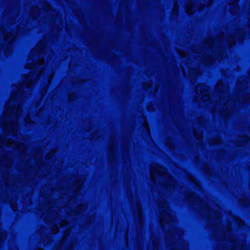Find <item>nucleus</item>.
<instances>
[{"label": "nucleus", "mask_w": 250, "mask_h": 250, "mask_svg": "<svg viewBox=\"0 0 250 250\" xmlns=\"http://www.w3.org/2000/svg\"><path fill=\"white\" fill-rule=\"evenodd\" d=\"M32 77V76L31 73L26 76L17 91L15 93L12 94L10 100L6 103L5 110L1 119L2 129L3 131L13 134H16L17 133L19 127L17 119L19 116V113L21 111L20 105H19L17 107H16L19 104L18 101L19 96L21 93L22 88L23 86H25L26 87L29 88L32 85L33 80Z\"/></svg>", "instance_id": "1"}, {"label": "nucleus", "mask_w": 250, "mask_h": 250, "mask_svg": "<svg viewBox=\"0 0 250 250\" xmlns=\"http://www.w3.org/2000/svg\"><path fill=\"white\" fill-rule=\"evenodd\" d=\"M150 177L152 180H154L156 175H161L165 173L164 169L157 164H155L150 168Z\"/></svg>", "instance_id": "2"}, {"label": "nucleus", "mask_w": 250, "mask_h": 250, "mask_svg": "<svg viewBox=\"0 0 250 250\" xmlns=\"http://www.w3.org/2000/svg\"><path fill=\"white\" fill-rule=\"evenodd\" d=\"M196 91L197 94L202 95L203 96H207L208 93L207 86L202 84H199L196 86Z\"/></svg>", "instance_id": "3"}, {"label": "nucleus", "mask_w": 250, "mask_h": 250, "mask_svg": "<svg viewBox=\"0 0 250 250\" xmlns=\"http://www.w3.org/2000/svg\"><path fill=\"white\" fill-rule=\"evenodd\" d=\"M171 217L170 214L169 213H166L165 216L164 215L162 214L160 216V220L161 223L162 227L164 226L165 223H168L169 222L170 218Z\"/></svg>", "instance_id": "4"}, {"label": "nucleus", "mask_w": 250, "mask_h": 250, "mask_svg": "<svg viewBox=\"0 0 250 250\" xmlns=\"http://www.w3.org/2000/svg\"><path fill=\"white\" fill-rule=\"evenodd\" d=\"M40 46V44H38L36 47L35 48H34V49L32 50L31 52H30V60H32V57H33V55L34 54V53H36V54L37 55V56H40L41 53L43 52V48L42 47H39Z\"/></svg>", "instance_id": "5"}, {"label": "nucleus", "mask_w": 250, "mask_h": 250, "mask_svg": "<svg viewBox=\"0 0 250 250\" xmlns=\"http://www.w3.org/2000/svg\"><path fill=\"white\" fill-rule=\"evenodd\" d=\"M194 7L192 3L189 2L188 3L186 7V12L188 14H191L193 12V9Z\"/></svg>", "instance_id": "6"}, {"label": "nucleus", "mask_w": 250, "mask_h": 250, "mask_svg": "<svg viewBox=\"0 0 250 250\" xmlns=\"http://www.w3.org/2000/svg\"><path fill=\"white\" fill-rule=\"evenodd\" d=\"M16 38V35H13V34H8L6 35L3 39L5 41L12 42Z\"/></svg>", "instance_id": "7"}, {"label": "nucleus", "mask_w": 250, "mask_h": 250, "mask_svg": "<svg viewBox=\"0 0 250 250\" xmlns=\"http://www.w3.org/2000/svg\"><path fill=\"white\" fill-rule=\"evenodd\" d=\"M178 9V5L177 3H175L174 4L173 10H172V13L173 14H177Z\"/></svg>", "instance_id": "8"}, {"label": "nucleus", "mask_w": 250, "mask_h": 250, "mask_svg": "<svg viewBox=\"0 0 250 250\" xmlns=\"http://www.w3.org/2000/svg\"><path fill=\"white\" fill-rule=\"evenodd\" d=\"M36 65H37V62H35L33 64L27 63L26 65L25 68H27V69L32 68H33L34 67H35Z\"/></svg>", "instance_id": "9"}, {"label": "nucleus", "mask_w": 250, "mask_h": 250, "mask_svg": "<svg viewBox=\"0 0 250 250\" xmlns=\"http://www.w3.org/2000/svg\"><path fill=\"white\" fill-rule=\"evenodd\" d=\"M5 145L8 146H12L13 145V142L12 140H8L6 142Z\"/></svg>", "instance_id": "10"}, {"label": "nucleus", "mask_w": 250, "mask_h": 250, "mask_svg": "<svg viewBox=\"0 0 250 250\" xmlns=\"http://www.w3.org/2000/svg\"><path fill=\"white\" fill-rule=\"evenodd\" d=\"M59 231L57 226H54L52 229V232L53 233H57Z\"/></svg>", "instance_id": "11"}, {"label": "nucleus", "mask_w": 250, "mask_h": 250, "mask_svg": "<svg viewBox=\"0 0 250 250\" xmlns=\"http://www.w3.org/2000/svg\"><path fill=\"white\" fill-rule=\"evenodd\" d=\"M54 154H55V151L54 150H51L48 154L46 155V159H49Z\"/></svg>", "instance_id": "12"}, {"label": "nucleus", "mask_w": 250, "mask_h": 250, "mask_svg": "<svg viewBox=\"0 0 250 250\" xmlns=\"http://www.w3.org/2000/svg\"><path fill=\"white\" fill-rule=\"evenodd\" d=\"M177 52H178V53L180 55V56H181L182 57H185L186 55L185 52L182 50H177Z\"/></svg>", "instance_id": "13"}, {"label": "nucleus", "mask_w": 250, "mask_h": 250, "mask_svg": "<svg viewBox=\"0 0 250 250\" xmlns=\"http://www.w3.org/2000/svg\"><path fill=\"white\" fill-rule=\"evenodd\" d=\"M44 62V60L42 58H41L39 59V61L38 62V65H42L43 63Z\"/></svg>", "instance_id": "14"}, {"label": "nucleus", "mask_w": 250, "mask_h": 250, "mask_svg": "<svg viewBox=\"0 0 250 250\" xmlns=\"http://www.w3.org/2000/svg\"><path fill=\"white\" fill-rule=\"evenodd\" d=\"M21 144H18V145H14V147H16V148L18 149H21Z\"/></svg>", "instance_id": "15"}, {"label": "nucleus", "mask_w": 250, "mask_h": 250, "mask_svg": "<svg viewBox=\"0 0 250 250\" xmlns=\"http://www.w3.org/2000/svg\"><path fill=\"white\" fill-rule=\"evenodd\" d=\"M67 224V222L66 220L63 221L60 224L61 226H64Z\"/></svg>", "instance_id": "16"}, {"label": "nucleus", "mask_w": 250, "mask_h": 250, "mask_svg": "<svg viewBox=\"0 0 250 250\" xmlns=\"http://www.w3.org/2000/svg\"><path fill=\"white\" fill-rule=\"evenodd\" d=\"M25 122L26 123H30L31 121H30V119L28 118V117H27L25 118Z\"/></svg>", "instance_id": "17"}, {"label": "nucleus", "mask_w": 250, "mask_h": 250, "mask_svg": "<svg viewBox=\"0 0 250 250\" xmlns=\"http://www.w3.org/2000/svg\"><path fill=\"white\" fill-rule=\"evenodd\" d=\"M12 208L14 211H16L17 210L16 206L12 205Z\"/></svg>", "instance_id": "18"}, {"label": "nucleus", "mask_w": 250, "mask_h": 250, "mask_svg": "<svg viewBox=\"0 0 250 250\" xmlns=\"http://www.w3.org/2000/svg\"><path fill=\"white\" fill-rule=\"evenodd\" d=\"M239 0H233L232 1L230 2V3L232 4H235Z\"/></svg>", "instance_id": "19"}, {"label": "nucleus", "mask_w": 250, "mask_h": 250, "mask_svg": "<svg viewBox=\"0 0 250 250\" xmlns=\"http://www.w3.org/2000/svg\"><path fill=\"white\" fill-rule=\"evenodd\" d=\"M145 127L146 128L147 130L148 131V132H149V128H148V125H147V124H145Z\"/></svg>", "instance_id": "20"}, {"label": "nucleus", "mask_w": 250, "mask_h": 250, "mask_svg": "<svg viewBox=\"0 0 250 250\" xmlns=\"http://www.w3.org/2000/svg\"><path fill=\"white\" fill-rule=\"evenodd\" d=\"M150 86V84H148V85L146 87H145V88L146 89L148 88Z\"/></svg>", "instance_id": "21"}, {"label": "nucleus", "mask_w": 250, "mask_h": 250, "mask_svg": "<svg viewBox=\"0 0 250 250\" xmlns=\"http://www.w3.org/2000/svg\"><path fill=\"white\" fill-rule=\"evenodd\" d=\"M139 215L140 216H141V210L140 209L139 210Z\"/></svg>", "instance_id": "22"}, {"label": "nucleus", "mask_w": 250, "mask_h": 250, "mask_svg": "<svg viewBox=\"0 0 250 250\" xmlns=\"http://www.w3.org/2000/svg\"><path fill=\"white\" fill-rule=\"evenodd\" d=\"M182 70H183V73L184 75H185V71H184V69L183 67H182Z\"/></svg>", "instance_id": "23"}, {"label": "nucleus", "mask_w": 250, "mask_h": 250, "mask_svg": "<svg viewBox=\"0 0 250 250\" xmlns=\"http://www.w3.org/2000/svg\"><path fill=\"white\" fill-rule=\"evenodd\" d=\"M42 250V249H39V250Z\"/></svg>", "instance_id": "24"}, {"label": "nucleus", "mask_w": 250, "mask_h": 250, "mask_svg": "<svg viewBox=\"0 0 250 250\" xmlns=\"http://www.w3.org/2000/svg\"><path fill=\"white\" fill-rule=\"evenodd\" d=\"M51 78H50L49 79V81H50Z\"/></svg>", "instance_id": "25"}]
</instances>
